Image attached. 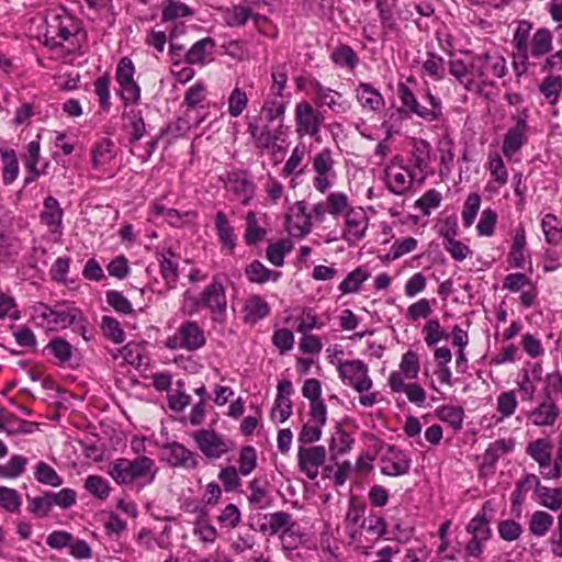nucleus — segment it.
Masks as SVG:
<instances>
[{
    "instance_id": "f257e3e1",
    "label": "nucleus",
    "mask_w": 562,
    "mask_h": 562,
    "mask_svg": "<svg viewBox=\"0 0 562 562\" xmlns=\"http://www.w3.org/2000/svg\"><path fill=\"white\" fill-rule=\"evenodd\" d=\"M35 316L50 328H67L77 325L81 336H86V318L81 311L75 306H67L65 303H57L54 306L40 303L34 307Z\"/></svg>"
},
{
    "instance_id": "f03ea898",
    "label": "nucleus",
    "mask_w": 562,
    "mask_h": 562,
    "mask_svg": "<svg viewBox=\"0 0 562 562\" xmlns=\"http://www.w3.org/2000/svg\"><path fill=\"white\" fill-rule=\"evenodd\" d=\"M157 471L154 460L142 456L134 460L117 459L109 473L117 484H130L138 479H146L147 483H151Z\"/></svg>"
},
{
    "instance_id": "7ed1b4c3",
    "label": "nucleus",
    "mask_w": 562,
    "mask_h": 562,
    "mask_svg": "<svg viewBox=\"0 0 562 562\" xmlns=\"http://www.w3.org/2000/svg\"><path fill=\"white\" fill-rule=\"evenodd\" d=\"M78 32V21L65 10L53 11L46 18V42H50L54 46L61 45Z\"/></svg>"
},
{
    "instance_id": "20e7f679",
    "label": "nucleus",
    "mask_w": 562,
    "mask_h": 562,
    "mask_svg": "<svg viewBox=\"0 0 562 562\" xmlns=\"http://www.w3.org/2000/svg\"><path fill=\"white\" fill-rule=\"evenodd\" d=\"M206 342L204 331L194 321H187L181 324L177 333L166 339V347L176 350L184 349L195 351Z\"/></svg>"
},
{
    "instance_id": "39448f33",
    "label": "nucleus",
    "mask_w": 562,
    "mask_h": 562,
    "mask_svg": "<svg viewBox=\"0 0 562 562\" xmlns=\"http://www.w3.org/2000/svg\"><path fill=\"white\" fill-rule=\"evenodd\" d=\"M334 166L335 160L331 149L329 148H323L313 158L312 167L316 173L313 186L321 193H325L329 190L337 177Z\"/></svg>"
},
{
    "instance_id": "423d86ee",
    "label": "nucleus",
    "mask_w": 562,
    "mask_h": 562,
    "mask_svg": "<svg viewBox=\"0 0 562 562\" xmlns=\"http://www.w3.org/2000/svg\"><path fill=\"white\" fill-rule=\"evenodd\" d=\"M196 306L207 307L212 313V318L215 322H223L227 310V300L224 285L217 278H214L212 283L204 289Z\"/></svg>"
},
{
    "instance_id": "0eeeda50",
    "label": "nucleus",
    "mask_w": 562,
    "mask_h": 562,
    "mask_svg": "<svg viewBox=\"0 0 562 562\" xmlns=\"http://www.w3.org/2000/svg\"><path fill=\"white\" fill-rule=\"evenodd\" d=\"M324 123L322 112L315 110L308 102H299L295 106L296 133L300 136L315 137Z\"/></svg>"
},
{
    "instance_id": "6e6552de",
    "label": "nucleus",
    "mask_w": 562,
    "mask_h": 562,
    "mask_svg": "<svg viewBox=\"0 0 562 562\" xmlns=\"http://www.w3.org/2000/svg\"><path fill=\"white\" fill-rule=\"evenodd\" d=\"M338 372L340 378L359 393L372 387V380L368 375V367L361 360H348L340 363Z\"/></svg>"
},
{
    "instance_id": "1a4fd4ad",
    "label": "nucleus",
    "mask_w": 562,
    "mask_h": 562,
    "mask_svg": "<svg viewBox=\"0 0 562 562\" xmlns=\"http://www.w3.org/2000/svg\"><path fill=\"white\" fill-rule=\"evenodd\" d=\"M194 440L201 452L210 459H220L232 450V441L213 430L202 429L194 434Z\"/></svg>"
},
{
    "instance_id": "9d476101",
    "label": "nucleus",
    "mask_w": 562,
    "mask_h": 562,
    "mask_svg": "<svg viewBox=\"0 0 562 562\" xmlns=\"http://www.w3.org/2000/svg\"><path fill=\"white\" fill-rule=\"evenodd\" d=\"M527 452L533 460H536L542 470V475L546 479H559L561 476V464L557 460L553 467L551 465V446L546 440H536L528 445Z\"/></svg>"
},
{
    "instance_id": "9b49d317",
    "label": "nucleus",
    "mask_w": 562,
    "mask_h": 562,
    "mask_svg": "<svg viewBox=\"0 0 562 562\" xmlns=\"http://www.w3.org/2000/svg\"><path fill=\"white\" fill-rule=\"evenodd\" d=\"M326 459V449L324 446L300 447L297 450V464L301 472L305 473L311 480L318 475V469Z\"/></svg>"
},
{
    "instance_id": "f8f14e48",
    "label": "nucleus",
    "mask_w": 562,
    "mask_h": 562,
    "mask_svg": "<svg viewBox=\"0 0 562 562\" xmlns=\"http://www.w3.org/2000/svg\"><path fill=\"white\" fill-rule=\"evenodd\" d=\"M527 115L521 114L517 117L514 127L509 128L505 134L502 150L503 154L510 158L527 143Z\"/></svg>"
},
{
    "instance_id": "ddd939ff",
    "label": "nucleus",
    "mask_w": 562,
    "mask_h": 562,
    "mask_svg": "<svg viewBox=\"0 0 562 562\" xmlns=\"http://www.w3.org/2000/svg\"><path fill=\"white\" fill-rule=\"evenodd\" d=\"M167 462L175 468L195 469L198 465L194 452L179 442H169L162 447Z\"/></svg>"
},
{
    "instance_id": "4468645a",
    "label": "nucleus",
    "mask_w": 562,
    "mask_h": 562,
    "mask_svg": "<svg viewBox=\"0 0 562 562\" xmlns=\"http://www.w3.org/2000/svg\"><path fill=\"white\" fill-rule=\"evenodd\" d=\"M368 228V216L362 209H350L346 212L345 240L351 245L364 237Z\"/></svg>"
},
{
    "instance_id": "2eb2a0df",
    "label": "nucleus",
    "mask_w": 562,
    "mask_h": 562,
    "mask_svg": "<svg viewBox=\"0 0 562 562\" xmlns=\"http://www.w3.org/2000/svg\"><path fill=\"white\" fill-rule=\"evenodd\" d=\"M411 459L401 450L390 448L382 458L381 471L385 475L400 476L409 471Z\"/></svg>"
},
{
    "instance_id": "dca6fc26",
    "label": "nucleus",
    "mask_w": 562,
    "mask_h": 562,
    "mask_svg": "<svg viewBox=\"0 0 562 562\" xmlns=\"http://www.w3.org/2000/svg\"><path fill=\"white\" fill-rule=\"evenodd\" d=\"M313 88L315 91V100L318 105H327L336 113H344L348 110V105L342 101V95L339 92L326 88L319 82H315Z\"/></svg>"
},
{
    "instance_id": "f3484780",
    "label": "nucleus",
    "mask_w": 562,
    "mask_h": 562,
    "mask_svg": "<svg viewBox=\"0 0 562 562\" xmlns=\"http://www.w3.org/2000/svg\"><path fill=\"white\" fill-rule=\"evenodd\" d=\"M64 211L59 202L53 198L47 196L44 200V210L41 213V221L44 223L52 233H60L63 229Z\"/></svg>"
},
{
    "instance_id": "a211bd4d",
    "label": "nucleus",
    "mask_w": 562,
    "mask_h": 562,
    "mask_svg": "<svg viewBox=\"0 0 562 562\" xmlns=\"http://www.w3.org/2000/svg\"><path fill=\"white\" fill-rule=\"evenodd\" d=\"M539 477L535 474H527L516 483L515 491L512 495V512L515 516L521 515V506L526 498V493L535 487L536 491L539 487Z\"/></svg>"
},
{
    "instance_id": "6ab92c4d",
    "label": "nucleus",
    "mask_w": 562,
    "mask_h": 562,
    "mask_svg": "<svg viewBox=\"0 0 562 562\" xmlns=\"http://www.w3.org/2000/svg\"><path fill=\"white\" fill-rule=\"evenodd\" d=\"M267 481L260 479H254L249 483V495L247 496L249 504L255 509H266L272 503V497L267 488Z\"/></svg>"
},
{
    "instance_id": "aec40b11",
    "label": "nucleus",
    "mask_w": 562,
    "mask_h": 562,
    "mask_svg": "<svg viewBox=\"0 0 562 562\" xmlns=\"http://www.w3.org/2000/svg\"><path fill=\"white\" fill-rule=\"evenodd\" d=\"M559 414L560 411L557 404L548 398L529 414V418L537 426H552Z\"/></svg>"
},
{
    "instance_id": "412c9836",
    "label": "nucleus",
    "mask_w": 562,
    "mask_h": 562,
    "mask_svg": "<svg viewBox=\"0 0 562 562\" xmlns=\"http://www.w3.org/2000/svg\"><path fill=\"white\" fill-rule=\"evenodd\" d=\"M226 187L244 205H247L254 196V186L243 173L229 176Z\"/></svg>"
},
{
    "instance_id": "4be33fe9",
    "label": "nucleus",
    "mask_w": 562,
    "mask_h": 562,
    "mask_svg": "<svg viewBox=\"0 0 562 562\" xmlns=\"http://www.w3.org/2000/svg\"><path fill=\"white\" fill-rule=\"evenodd\" d=\"M386 187L394 194H404L412 184V176L406 169L394 170L392 167L385 168Z\"/></svg>"
},
{
    "instance_id": "5701e85b",
    "label": "nucleus",
    "mask_w": 562,
    "mask_h": 562,
    "mask_svg": "<svg viewBox=\"0 0 562 562\" xmlns=\"http://www.w3.org/2000/svg\"><path fill=\"white\" fill-rule=\"evenodd\" d=\"M356 91L357 100L363 109L369 111H378L383 106L384 100L381 93L371 85L361 82Z\"/></svg>"
},
{
    "instance_id": "b1692460",
    "label": "nucleus",
    "mask_w": 562,
    "mask_h": 562,
    "mask_svg": "<svg viewBox=\"0 0 562 562\" xmlns=\"http://www.w3.org/2000/svg\"><path fill=\"white\" fill-rule=\"evenodd\" d=\"M286 110V103L281 98L269 97L265 100L260 111V116L265 124H270L278 121L283 124V119Z\"/></svg>"
},
{
    "instance_id": "393cba45",
    "label": "nucleus",
    "mask_w": 562,
    "mask_h": 562,
    "mask_svg": "<svg viewBox=\"0 0 562 562\" xmlns=\"http://www.w3.org/2000/svg\"><path fill=\"white\" fill-rule=\"evenodd\" d=\"M45 350L56 359L59 366L68 364L75 352L71 344L63 337L52 338L46 345Z\"/></svg>"
},
{
    "instance_id": "a878e982",
    "label": "nucleus",
    "mask_w": 562,
    "mask_h": 562,
    "mask_svg": "<svg viewBox=\"0 0 562 562\" xmlns=\"http://www.w3.org/2000/svg\"><path fill=\"white\" fill-rule=\"evenodd\" d=\"M490 60H491L490 53L474 55L471 58L470 68L472 71V78L479 79V85H477L479 91H481L483 89V87H486V86L493 87L494 86V82L488 80V77H487V69H490V63H488Z\"/></svg>"
},
{
    "instance_id": "bb28decb",
    "label": "nucleus",
    "mask_w": 562,
    "mask_h": 562,
    "mask_svg": "<svg viewBox=\"0 0 562 562\" xmlns=\"http://www.w3.org/2000/svg\"><path fill=\"white\" fill-rule=\"evenodd\" d=\"M215 48V41L212 37H204L195 42L186 53L184 59L189 65L203 64L207 55Z\"/></svg>"
},
{
    "instance_id": "cd10ccee",
    "label": "nucleus",
    "mask_w": 562,
    "mask_h": 562,
    "mask_svg": "<svg viewBox=\"0 0 562 562\" xmlns=\"http://www.w3.org/2000/svg\"><path fill=\"white\" fill-rule=\"evenodd\" d=\"M532 30V24L527 20L518 22L514 34L513 43L516 48L514 58H521L522 61L528 60V38Z\"/></svg>"
},
{
    "instance_id": "c85d7f7f",
    "label": "nucleus",
    "mask_w": 562,
    "mask_h": 562,
    "mask_svg": "<svg viewBox=\"0 0 562 562\" xmlns=\"http://www.w3.org/2000/svg\"><path fill=\"white\" fill-rule=\"evenodd\" d=\"M266 518L268 519V525H262L261 530L269 531L271 535L290 532L295 525L291 515L286 512L269 514Z\"/></svg>"
},
{
    "instance_id": "c756f323",
    "label": "nucleus",
    "mask_w": 562,
    "mask_h": 562,
    "mask_svg": "<svg viewBox=\"0 0 562 562\" xmlns=\"http://www.w3.org/2000/svg\"><path fill=\"white\" fill-rule=\"evenodd\" d=\"M450 74L458 80L467 91L475 88V80L472 78L470 64H465L462 59H451L449 63Z\"/></svg>"
},
{
    "instance_id": "7c9ffc66",
    "label": "nucleus",
    "mask_w": 562,
    "mask_h": 562,
    "mask_svg": "<svg viewBox=\"0 0 562 562\" xmlns=\"http://www.w3.org/2000/svg\"><path fill=\"white\" fill-rule=\"evenodd\" d=\"M269 312V304L259 295L250 296L245 303V318L247 322L256 323L266 317Z\"/></svg>"
},
{
    "instance_id": "2f4dec72",
    "label": "nucleus",
    "mask_w": 562,
    "mask_h": 562,
    "mask_svg": "<svg viewBox=\"0 0 562 562\" xmlns=\"http://www.w3.org/2000/svg\"><path fill=\"white\" fill-rule=\"evenodd\" d=\"M296 207V214L294 216V221L292 223V226L290 227V231L297 236H305L311 232L312 228V222H311V215L306 212V204L304 201H299L295 204Z\"/></svg>"
},
{
    "instance_id": "473e14b6",
    "label": "nucleus",
    "mask_w": 562,
    "mask_h": 562,
    "mask_svg": "<svg viewBox=\"0 0 562 562\" xmlns=\"http://www.w3.org/2000/svg\"><path fill=\"white\" fill-rule=\"evenodd\" d=\"M245 273L250 282L258 284L267 282L270 278L276 281L281 274L280 272L271 271L258 260L249 263L245 269Z\"/></svg>"
},
{
    "instance_id": "72a5a7b5",
    "label": "nucleus",
    "mask_w": 562,
    "mask_h": 562,
    "mask_svg": "<svg viewBox=\"0 0 562 562\" xmlns=\"http://www.w3.org/2000/svg\"><path fill=\"white\" fill-rule=\"evenodd\" d=\"M548 244L558 245L562 239V222L553 214H546L541 222Z\"/></svg>"
},
{
    "instance_id": "f704fd0d",
    "label": "nucleus",
    "mask_w": 562,
    "mask_h": 562,
    "mask_svg": "<svg viewBox=\"0 0 562 562\" xmlns=\"http://www.w3.org/2000/svg\"><path fill=\"white\" fill-rule=\"evenodd\" d=\"M34 477L37 482L52 487H58L63 484V479L55 469L44 461H40L35 465Z\"/></svg>"
},
{
    "instance_id": "c9c22d12",
    "label": "nucleus",
    "mask_w": 562,
    "mask_h": 562,
    "mask_svg": "<svg viewBox=\"0 0 562 562\" xmlns=\"http://www.w3.org/2000/svg\"><path fill=\"white\" fill-rule=\"evenodd\" d=\"M191 15H193L192 9L183 2L177 0H166L164 2L161 19L165 22Z\"/></svg>"
},
{
    "instance_id": "e433bc0d",
    "label": "nucleus",
    "mask_w": 562,
    "mask_h": 562,
    "mask_svg": "<svg viewBox=\"0 0 562 562\" xmlns=\"http://www.w3.org/2000/svg\"><path fill=\"white\" fill-rule=\"evenodd\" d=\"M552 48V36L549 30L539 29L531 40V56L539 58Z\"/></svg>"
},
{
    "instance_id": "4c0bfd02",
    "label": "nucleus",
    "mask_w": 562,
    "mask_h": 562,
    "mask_svg": "<svg viewBox=\"0 0 562 562\" xmlns=\"http://www.w3.org/2000/svg\"><path fill=\"white\" fill-rule=\"evenodd\" d=\"M553 517L543 512H535L529 520V531L536 537H543L552 527Z\"/></svg>"
},
{
    "instance_id": "58836bf2",
    "label": "nucleus",
    "mask_w": 562,
    "mask_h": 562,
    "mask_svg": "<svg viewBox=\"0 0 562 562\" xmlns=\"http://www.w3.org/2000/svg\"><path fill=\"white\" fill-rule=\"evenodd\" d=\"M215 227L221 243L224 247L233 250L235 247V235L231 227L226 215L223 212H217L215 216Z\"/></svg>"
},
{
    "instance_id": "ea45409f",
    "label": "nucleus",
    "mask_w": 562,
    "mask_h": 562,
    "mask_svg": "<svg viewBox=\"0 0 562 562\" xmlns=\"http://www.w3.org/2000/svg\"><path fill=\"white\" fill-rule=\"evenodd\" d=\"M369 278L367 270L357 268L344 279L339 284V291L342 294L356 293L359 291L361 284Z\"/></svg>"
},
{
    "instance_id": "a19ab883",
    "label": "nucleus",
    "mask_w": 562,
    "mask_h": 562,
    "mask_svg": "<svg viewBox=\"0 0 562 562\" xmlns=\"http://www.w3.org/2000/svg\"><path fill=\"white\" fill-rule=\"evenodd\" d=\"M271 93L272 97L281 98L283 97V91L288 85V68L285 64H279L271 68Z\"/></svg>"
},
{
    "instance_id": "79ce46f5",
    "label": "nucleus",
    "mask_w": 562,
    "mask_h": 562,
    "mask_svg": "<svg viewBox=\"0 0 562 562\" xmlns=\"http://www.w3.org/2000/svg\"><path fill=\"white\" fill-rule=\"evenodd\" d=\"M283 124H279L273 130L269 126V124H265L261 127L257 147L260 149H274L277 147V142L283 134Z\"/></svg>"
},
{
    "instance_id": "37998d69",
    "label": "nucleus",
    "mask_w": 562,
    "mask_h": 562,
    "mask_svg": "<svg viewBox=\"0 0 562 562\" xmlns=\"http://www.w3.org/2000/svg\"><path fill=\"white\" fill-rule=\"evenodd\" d=\"M537 493L540 497V504L551 510H558L562 506V490L549 488L539 483Z\"/></svg>"
},
{
    "instance_id": "c03bdc74",
    "label": "nucleus",
    "mask_w": 562,
    "mask_h": 562,
    "mask_svg": "<svg viewBox=\"0 0 562 562\" xmlns=\"http://www.w3.org/2000/svg\"><path fill=\"white\" fill-rule=\"evenodd\" d=\"M266 236V229L258 225L256 213L250 211L246 215L245 241L247 245H256Z\"/></svg>"
},
{
    "instance_id": "a18cd8bd",
    "label": "nucleus",
    "mask_w": 562,
    "mask_h": 562,
    "mask_svg": "<svg viewBox=\"0 0 562 562\" xmlns=\"http://www.w3.org/2000/svg\"><path fill=\"white\" fill-rule=\"evenodd\" d=\"M562 90L561 76L546 77L540 85V91L550 104H555Z\"/></svg>"
},
{
    "instance_id": "49530a36",
    "label": "nucleus",
    "mask_w": 562,
    "mask_h": 562,
    "mask_svg": "<svg viewBox=\"0 0 562 562\" xmlns=\"http://www.w3.org/2000/svg\"><path fill=\"white\" fill-rule=\"evenodd\" d=\"M26 498L29 502L27 510L36 517H46L53 508L48 492L35 497L27 495Z\"/></svg>"
},
{
    "instance_id": "de8ad7c7",
    "label": "nucleus",
    "mask_w": 562,
    "mask_h": 562,
    "mask_svg": "<svg viewBox=\"0 0 562 562\" xmlns=\"http://www.w3.org/2000/svg\"><path fill=\"white\" fill-rule=\"evenodd\" d=\"M238 472L247 476L249 475L257 467V452L254 447L245 446L241 448L238 458Z\"/></svg>"
},
{
    "instance_id": "09e8293b",
    "label": "nucleus",
    "mask_w": 562,
    "mask_h": 562,
    "mask_svg": "<svg viewBox=\"0 0 562 562\" xmlns=\"http://www.w3.org/2000/svg\"><path fill=\"white\" fill-rule=\"evenodd\" d=\"M112 158V142L110 139H103L93 147L91 162L94 168L108 164Z\"/></svg>"
},
{
    "instance_id": "8fccbe9b",
    "label": "nucleus",
    "mask_w": 562,
    "mask_h": 562,
    "mask_svg": "<svg viewBox=\"0 0 562 562\" xmlns=\"http://www.w3.org/2000/svg\"><path fill=\"white\" fill-rule=\"evenodd\" d=\"M248 105V97L245 91L236 87L228 97V113L233 117L239 116Z\"/></svg>"
},
{
    "instance_id": "3c124183",
    "label": "nucleus",
    "mask_w": 562,
    "mask_h": 562,
    "mask_svg": "<svg viewBox=\"0 0 562 562\" xmlns=\"http://www.w3.org/2000/svg\"><path fill=\"white\" fill-rule=\"evenodd\" d=\"M419 368V359L415 351L408 350L402 356L400 372H402L406 379H416Z\"/></svg>"
},
{
    "instance_id": "603ef678",
    "label": "nucleus",
    "mask_w": 562,
    "mask_h": 562,
    "mask_svg": "<svg viewBox=\"0 0 562 562\" xmlns=\"http://www.w3.org/2000/svg\"><path fill=\"white\" fill-rule=\"evenodd\" d=\"M26 463V458L20 454H14L5 465H0V475L8 479L18 477L23 473Z\"/></svg>"
},
{
    "instance_id": "864d4df0",
    "label": "nucleus",
    "mask_w": 562,
    "mask_h": 562,
    "mask_svg": "<svg viewBox=\"0 0 562 562\" xmlns=\"http://www.w3.org/2000/svg\"><path fill=\"white\" fill-rule=\"evenodd\" d=\"M468 532L472 533L473 538L487 540L491 536L488 520L484 514H477L473 517L467 526Z\"/></svg>"
},
{
    "instance_id": "5fc2aeb1",
    "label": "nucleus",
    "mask_w": 562,
    "mask_h": 562,
    "mask_svg": "<svg viewBox=\"0 0 562 562\" xmlns=\"http://www.w3.org/2000/svg\"><path fill=\"white\" fill-rule=\"evenodd\" d=\"M86 490L93 496L104 499L109 496L110 486L100 475H90L85 482Z\"/></svg>"
},
{
    "instance_id": "6e6d98bb",
    "label": "nucleus",
    "mask_w": 562,
    "mask_h": 562,
    "mask_svg": "<svg viewBox=\"0 0 562 562\" xmlns=\"http://www.w3.org/2000/svg\"><path fill=\"white\" fill-rule=\"evenodd\" d=\"M499 537L508 542L517 540L522 533V526L513 519H505L498 522Z\"/></svg>"
},
{
    "instance_id": "4d7b16f0",
    "label": "nucleus",
    "mask_w": 562,
    "mask_h": 562,
    "mask_svg": "<svg viewBox=\"0 0 562 562\" xmlns=\"http://www.w3.org/2000/svg\"><path fill=\"white\" fill-rule=\"evenodd\" d=\"M481 206V196L477 193H471L468 195L462 211V220L465 227H470Z\"/></svg>"
},
{
    "instance_id": "13d9d810",
    "label": "nucleus",
    "mask_w": 562,
    "mask_h": 562,
    "mask_svg": "<svg viewBox=\"0 0 562 562\" xmlns=\"http://www.w3.org/2000/svg\"><path fill=\"white\" fill-rule=\"evenodd\" d=\"M423 69L435 80H442L445 77V59L436 54H428L423 64Z\"/></svg>"
},
{
    "instance_id": "bf43d9fd",
    "label": "nucleus",
    "mask_w": 562,
    "mask_h": 562,
    "mask_svg": "<svg viewBox=\"0 0 562 562\" xmlns=\"http://www.w3.org/2000/svg\"><path fill=\"white\" fill-rule=\"evenodd\" d=\"M1 155H2V159L4 161V168H3V175H2L3 182L5 184H10L16 179L18 173H19L18 160H16V157H15V154L13 150L1 151Z\"/></svg>"
},
{
    "instance_id": "052dcab7",
    "label": "nucleus",
    "mask_w": 562,
    "mask_h": 562,
    "mask_svg": "<svg viewBox=\"0 0 562 562\" xmlns=\"http://www.w3.org/2000/svg\"><path fill=\"white\" fill-rule=\"evenodd\" d=\"M101 327H102L103 334L109 339L114 341L115 344H121L124 341L125 334H124L123 329L121 328L120 323L115 318L110 317V316H104L102 318Z\"/></svg>"
},
{
    "instance_id": "680f3d73",
    "label": "nucleus",
    "mask_w": 562,
    "mask_h": 562,
    "mask_svg": "<svg viewBox=\"0 0 562 562\" xmlns=\"http://www.w3.org/2000/svg\"><path fill=\"white\" fill-rule=\"evenodd\" d=\"M21 499L19 493L14 488L1 486L0 487V507L10 513H15L20 509Z\"/></svg>"
},
{
    "instance_id": "e2e57ef3",
    "label": "nucleus",
    "mask_w": 562,
    "mask_h": 562,
    "mask_svg": "<svg viewBox=\"0 0 562 562\" xmlns=\"http://www.w3.org/2000/svg\"><path fill=\"white\" fill-rule=\"evenodd\" d=\"M423 331L425 334V342L428 346H434L448 337L437 318L429 319L424 326Z\"/></svg>"
},
{
    "instance_id": "0e129e2a",
    "label": "nucleus",
    "mask_w": 562,
    "mask_h": 562,
    "mask_svg": "<svg viewBox=\"0 0 562 562\" xmlns=\"http://www.w3.org/2000/svg\"><path fill=\"white\" fill-rule=\"evenodd\" d=\"M328 212L334 216H339L349 209L348 196L344 192H333L327 196Z\"/></svg>"
},
{
    "instance_id": "69168bd1",
    "label": "nucleus",
    "mask_w": 562,
    "mask_h": 562,
    "mask_svg": "<svg viewBox=\"0 0 562 562\" xmlns=\"http://www.w3.org/2000/svg\"><path fill=\"white\" fill-rule=\"evenodd\" d=\"M335 64L353 68L357 64V56L353 49L348 45L338 46L331 54Z\"/></svg>"
},
{
    "instance_id": "338daca9",
    "label": "nucleus",
    "mask_w": 562,
    "mask_h": 562,
    "mask_svg": "<svg viewBox=\"0 0 562 562\" xmlns=\"http://www.w3.org/2000/svg\"><path fill=\"white\" fill-rule=\"evenodd\" d=\"M52 506L56 505L60 508H69L76 504L77 494L71 488H63L59 492H48Z\"/></svg>"
},
{
    "instance_id": "774afa93",
    "label": "nucleus",
    "mask_w": 562,
    "mask_h": 562,
    "mask_svg": "<svg viewBox=\"0 0 562 562\" xmlns=\"http://www.w3.org/2000/svg\"><path fill=\"white\" fill-rule=\"evenodd\" d=\"M251 11L247 7L236 5L225 13V22L229 26H243L247 23Z\"/></svg>"
}]
</instances>
